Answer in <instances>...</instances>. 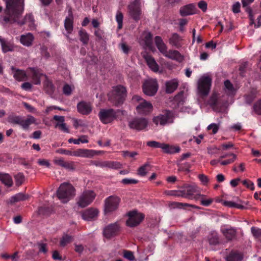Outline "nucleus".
Returning a JSON list of instances; mask_svg holds the SVG:
<instances>
[{
	"label": "nucleus",
	"mask_w": 261,
	"mask_h": 261,
	"mask_svg": "<svg viewBox=\"0 0 261 261\" xmlns=\"http://www.w3.org/2000/svg\"><path fill=\"white\" fill-rule=\"evenodd\" d=\"M57 194L59 199L66 203L75 195V189L71 184L65 182L60 185Z\"/></svg>",
	"instance_id": "f257e3e1"
},
{
	"label": "nucleus",
	"mask_w": 261,
	"mask_h": 261,
	"mask_svg": "<svg viewBox=\"0 0 261 261\" xmlns=\"http://www.w3.org/2000/svg\"><path fill=\"white\" fill-rule=\"evenodd\" d=\"M126 88L121 85H118L114 88L109 94V100L115 105L123 103L126 96Z\"/></svg>",
	"instance_id": "f03ea898"
},
{
	"label": "nucleus",
	"mask_w": 261,
	"mask_h": 261,
	"mask_svg": "<svg viewBox=\"0 0 261 261\" xmlns=\"http://www.w3.org/2000/svg\"><path fill=\"white\" fill-rule=\"evenodd\" d=\"M9 122L19 125L23 129L26 130L29 129L31 124L36 123V119L32 115H28L26 119L21 116L12 115L9 117Z\"/></svg>",
	"instance_id": "7ed1b4c3"
},
{
	"label": "nucleus",
	"mask_w": 261,
	"mask_h": 261,
	"mask_svg": "<svg viewBox=\"0 0 261 261\" xmlns=\"http://www.w3.org/2000/svg\"><path fill=\"white\" fill-rule=\"evenodd\" d=\"M119 110L113 109H101L100 110L98 116L100 121L105 124L110 123L117 119V113Z\"/></svg>",
	"instance_id": "20e7f679"
},
{
	"label": "nucleus",
	"mask_w": 261,
	"mask_h": 261,
	"mask_svg": "<svg viewBox=\"0 0 261 261\" xmlns=\"http://www.w3.org/2000/svg\"><path fill=\"white\" fill-rule=\"evenodd\" d=\"M134 101H137L139 105L136 107V110L138 114L143 115H147L151 112L153 107L152 104L142 99L138 95H135L132 98Z\"/></svg>",
	"instance_id": "39448f33"
},
{
	"label": "nucleus",
	"mask_w": 261,
	"mask_h": 261,
	"mask_svg": "<svg viewBox=\"0 0 261 261\" xmlns=\"http://www.w3.org/2000/svg\"><path fill=\"white\" fill-rule=\"evenodd\" d=\"M148 124V120L144 117H135L128 122V126L130 128L141 131L145 129Z\"/></svg>",
	"instance_id": "423d86ee"
},
{
	"label": "nucleus",
	"mask_w": 261,
	"mask_h": 261,
	"mask_svg": "<svg viewBox=\"0 0 261 261\" xmlns=\"http://www.w3.org/2000/svg\"><path fill=\"white\" fill-rule=\"evenodd\" d=\"M128 219L126 221V225L128 226L133 227L138 225L144 219L145 215L136 211H130L128 213Z\"/></svg>",
	"instance_id": "0eeeda50"
},
{
	"label": "nucleus",
	"mask_w": 261,
	"mask_h": 261,
	"mask_svg": "<svg viewBox=\"0 0 261 261\" xmlns=\"http://www.w3.org/2000/svg\"><path fill=\"white\" fill-rule=\"evenodd\" d=\"M95 194L92 191L87 190L83 192L79 198L77 204L81 207L89 205L94 199Z\"/></svg>",
	"instance_id": "6e6552de"
},
{
	"label": "nucleus",
	"mask_w": 261,
	"mask_h": 261,
	"mask_svg": "<svg viewBox=\"0 0 261 261\" xmlns=\"http://www.w3.org/2000/svg\"><path fill=\"white\" fill-rule=\"evenodd\" d=\"M212 84V79L208 76L202 77L199 79L198 84V89L199 93L206 96L209 93Z\"/></svg>",
	"instance_id": "1a4fd4ad"
},
{
	"label": "nucleus",
	"mask_w": 261,
	"mask_h": 261,
	"mask_svg": "<svg viewBox=\"0 0 261 261\" xmlns=\"http://www.w3.org/2000/svg\"><path fill=\"white\" fill-rule=\"evenodd\" d=\"M120 229V226L117 223L110 224L103 228V236L107 239H111L119 234Z\"/></svg>",
	"instance_id": "9d476101"
},
{
	"label": "nucleus",
	"mask_w": 261,
	"mask_h": 261,
	"mask_svg": "<svg viewBox=\"0 0 261 261\" xmlns=\"http://www.w3.org/2000/svg\"><path fill=\"white\" fill-rule=\"evenodd\" d=\"M142 89L145 94L148 96H153L158 91V85L155 81L147 80L143 83Z\"/></svg>",
	"instance_id": "9b49d317"
},
{
	"label": "nucleus",
	"mask_w": 261,
	"mask_h": 261,
	"mask_svg": "<svg viewBox=\"0 0 261 261\" xmlns=\"http://www.w3.org/2000/svg\"><path fill=\"white\" fill-rule=\"evenodd\" d=\"M120 199L116 196H110L105 200V210L106 213H110L117 209Z\"/></svg>",
	"instance_id": "f8f14e48"
},
{
	"label": "nucleus",
	"mask_w": 261,
	"mask_h": 261,
	"mask_svg": "<svg viewBox=\"0 0 261 261\" xmlns=\"http://www.w3.org/2000/svg\"><path fill=\"white\" fill-rule=\"evenodd\" d=\"M172 114L170 111H166L163 114H160L153 118L152 121L156 125L160 124L161 125H165L172 118Z\"/></svg>",
	"instance_id": "ddd939ff"
},
{
	"label": "nucleus",
	"mask_w": 261,
	"mask_h": 261,
	"mask_svg": "<svg viewBox=\"0 0 261 261\" xmlns=\"http://www.w3.org/2000/svg\"><path fill=\"white\" fill-rule=\"evenodd\" d=\"M221 232L228 241L235 239L237 234L236 229L228 225H224L221 227Z\"/></svg>",
	"instance_id": "4468645a"
},
{
	"label": "nucleus",
	"mask_w": 261,
	"mask_h": 261,
	"mask_svg": "<svg viewBox=\"0 0 261 261\" xmlns=\"http://www.w3.org/2000/svg\"><path fill=\"white\" fill-rule=\"evenodd\" d=\"M94 164L96 166L101 168L108 167L109 168L118 169L121 167V164L119 162L114 161H95Z\"/></svg>",
	"instance_id": "2eb2a0df"
},
{
	"label": "nucleus",
	"mask_w": 261,
	"mask_h": 261,
	"mask_svg": "<svg viewBox=\"0 0 261 261\" xmlns=\"http://www.w3.org/2000/svg\"><path fill=\"white\" fill-rule=\"evenodd\" d=\"M68 16L64 20V27L67 33L71 34L73 29V15L71 8L68 10Z\"/></svg>",
	"instance_id": "dca6fc26"
},
{
	"label": "nucleus",
	"mask_w": 261,
	"mask_h": 261,
	"mask_svg": "<svg viewBox=\"0 0 261 261\" xmlns=\"http://www.w3.org/2000/svg\"><path fill=\"white\" fill-rule=\"evenodd\" d=\"M95 154V151L87 149H79L72 151V156L83 158H91Z\"/></svg>",
	"instance_id": "f3484780"
},
{
	"label": "nucleus",
	"mask_w": 261,
	"mask_h": 261,
	"mask_svg": "<svg viewBox=\"0 0 261 261\" xmlns=\"http://www.w3.org/2000/svg\"><path fill=\"white\" fill-rule=\"evenodd\" d=\"M78 112L83 115H88L92 111V107L89 103L81 101L77 105Z\"/></svg>",
	"instance_id": "a211bd4d"
},
{
	"label": "nucleus",
	"mask_w": 261,
	"mask_h": 261,
	"mask_svg": "<svg viewBox=\"0 0 261 261\" xmlns=\"http://www.w3.org/2000/svg\"><path fill=\"white\" fill-rule=\"evenodd\" d=\"M98 211L97 209L90 208L85 211L83 214V218L87 221H92L97 217Z\"/></svg>",
	"instance_id": "6ab92c4d"
},
{
	"label": "nucleus",
	"mask_w": 261,
	"mask_h": 261,
	"mask_svg": "<svg viewBox=\"0 0 261 261\" xmlns=\"http://www.w3.org/2000/svg\"><path fill=\"white\" fill-rule=\"evenodd\" d=\"M181 197L192 199L193 195L196 192V187L193 186H189L185 187L182 190H180Z\"/></svg>",
	"instance_id": "aec40b11"
},
{
	"label": "nucleus",
	"mask_w": 261,
	"mask_h": 261,
	"mask_svg": "<svg viewBox=\"0 0 261 261\" xmlns=\"http://www.w3.org/2000/svg\"><path fill=\"white\" fill-rule=\"evenodd\" d=\"M208 103L215 111L219 110L221 107V103L218 99V95L216 93H213L208 101Z\"/></svg>",
	"instance_id": "412c9836"
},
{
	"label": "nucleus",
	"mask_w": 261,
	"mask_h": 261,
	"mask_svg": "<svg viewBox=\"0 0 261 261\" xmlns=\"http://www.w3.org/2000/svg\"><path fill=\"white\" fill-rule=\"evenodd\" d=\"M129 15L135 21H138L140 19V16L141 14V10L139 7L133 4L128 6Z\"/></svg>",
	"instance_id": "4be33fe9"
},
{
	"label": "nucleus",
	"mask_w": 261,
	"mask_h": 261,
	"mask_svg": "<svg viewBox=\"0 0 261 261\" xmlns=\"http://www.w3.org/2000/svg\"><path fill=\"white\" fill-rule=\"evenodd\" d=\"M14 78L18 81H23L27 80V76L25 71L16 69L14 66L11 67Z\"/></svg>",
	"instance_id": "5701e85b"
},
{
	"label": "nucleus",
	"mask_w": 261,
	"mask_h": 261,
	"mask_svg": "<svg viewBox=\"0 0 261 261\" xmlns=\"http://www.w3.org/2000/svg\"><path fill=\"white\" fill-rule=\"evenodd\" d=\"M243 254L237 250H232L226 257V261H242Z\"/></svg>",
	"instance_id": "b1692460"
},
{
	"label": "nucleus",
	"mask_w": 261,
	"mask_h": 261,
	"mask_svg": "<svg viewBox=\"0 0 261 261\" xmlns=\"http://www.w3.org/2000/svg\"><path fill=\"white\" fill-rule=\"evenodd\" d=\"M56 164L66 169L73 170L75 169L74 163L72 161L66 162L63 159H56L54 161Z\"/></svg>",
	"instance_id": "393cba45"
},
{
	"label": "nucleus",
	"mask_w": 261,
	"mask_h": 261,
	"mask_svg": "<svg viewBox=\"0 0 261 261\" xmlns=\"http://www.w3.org/2000/svg\"><path fill=\"white\" fill-rule=\"evenodd\" d=\"M164 56L179 62H181L184 59L183 56L178 50H169L167 51V53Z\"/></svg>",
	"instance_id": "a878e982"
},
{
	"label": "nucleus",
	"mask_w": 261,
	"mask_h": 261,
	"mask_svg": "<svg viewBox=\"0 0 261 261\" xmlns=\"http://www.w3.org/2000/svg\"><path fill=\"white\" fill-rule=\"evenodd\" d=\"M144 58L146 62L148 67L153 71L156 72L159 70V65L154 59L149 55L144 56Z\"/></svg>",
	"instance_id": "bb28decb"
},
{
	"label": "nucleus",
	"mask_w": 261,
	"mask_h": 261,
	"mask_svg": "<svg viewBox=\"0 0 261 261\" xmlns=\"http://www.w3.org/2000/svg\"><path fill=\"white\" fill-rule=\"evenodd\" d=\"M154 42L158 49L164 56H165L168 51L167 47L163 41L162 38L160 36H155L154 38Z\"/></svg>",
	"instance_id": "cd10ccee"
},
{
	"label": "nucleus",
	"mask_w": 261,
	"mask_h": 261,
	"mask_svg": "<svg viewBox=\"0 0 261 261\" xmlns=\"http://www.w3.org/2000/svg\"><path fill=\"white\" fill-rule=\"evenodd\" d=\"M195 6L192 4H188L180 8V14L182 16L192 15L195 13Z\"/></svg>",
	"instance_id": "c85d7f7f"
},
{
	"label": "nucleus",
	"mask_w": 261,
	"mask_h": 261,
	"mask_svg": "<svg viewBox=\"0 0 261 261\" xmlns=\"http://www.w3.org/2000/svg\"><path fill=\"white\" fill-rule=\"evenodd\" d=\"M0 43L2 46V50L3 53H6L9 51H14V45L10 42L7 41L4 38H3L1 36Z\"/></svg>",
	"instance_id": "c756f323"
},
{
	"label": "nucleus",
	"mask_w": 261,
	"mask_h": 261,
	"mask_svg": "<svg viewBox=\"0 0 261 261\" xmlns=\"http://www.w3.org/2000/svg\"><path fill=\"white\" fill-rule=\"evenodd\" d=\"M44 90L49 95H52L55 90V87L53 82L48 78H46L43 82Z\"/></svg>",
	"instance_id": "7c9ffc66"
},
{
	"label": "nucleus",
	"mask_w": 261,
	"mask_h": 261,
	"mask_svg": "<svg viewBox=\"0 0 261 261\" xmlns=\"http://www.w3.org/2000/svg\"><path fill=\"white\" fill-rule=\"evenodd\" d=\"M32 73V79L34 84L39 85L40 84V77L43 74L39 71L38 69L35 68H30Z\"/></svg>",
	"instance_id": "2f4dec72"
},
{
	"label": "nucleus",
	"mask_w": 261,
	"mask_h": 261,
	"mask_svg": "<svg viewBox=\"0 0 261 261\" xmlns=\"http://www.w3.org/2000/svg\"><path fill=\"white\" fill-rule=\"evenodd\" d=\"M34 37L31 33L21 36L20 41L24 45L30 46L32 45Z\"/></svg>",
	"instance_id": "473e14b6"
},
{
	"label": "nucleus",
	"mask_w": 261,
	"mask_h": 261,
	"mask_svg": "<svg viewBox=\"0 0 261 261\" xmlns=\"http://www.w3.org/2000/svg\"><path fill=\"white\" fill-rule=\"evenodd\" d=\"M181 40V39L179 35L177 33H174L169 38V41L170 44L177 48H179L181 46V44L180 43Z\"/></svg>",
	"instance_id": "72a5a7b5"
},
{
	"label": "nucleus",
	"mask_w": 261,
	"mask_h": 261,
	"mask_svg": "<svg viewBox=\"0 0 261 261\" xmlns=\"http://www.w3.org/2000/svg\"><path fill=\"white\" fill-rule=\"evenodd\" d=\"M0 180L8 187H12L13 184L12 178L8 173H0Z\"/></svg>",
	"instance_id": "f704fd0d"
},
{
	"label": "nucleus",
	"mask_w": 261,
	"mask_h": 261,
	"mask_svg": "<svg viewBox=\"0 0 261 261\" xmlns=\"http://www.w3.org/2000/svg\"><path fill=\"white\" fill-rule=\"evenodd\" d=\"M178 83L176 80H172L166 83V92L173 93L177 88Z\"/></svg>",
	"instance_id": "c9c22d12"
},
{
	"label": "nucleus",
	"mask_w": 261,
	"mask_h": 261,
	"mask_svg": "<svg viewBox=\"0 0 261 261\" xmlns=\"http://www.w3.org/2000/svg\"><path fill=\"white\" fill-rule=\"evenodd\" d=\"M34 22L35 20L34 16L32 13H30L27 14L24 17L23 20L21 22H18V23H19L20 25L28 23V25L30 28H34L35 25Z\"/></svg>",
	"instance_id": "e433bc0d"
},
{
	"label": "nucleus",
	"mask_w": 261,
	"mask_h": 261,
	"mask_svg": "<svg viewBox=\"0 0 261 261\" xmlns=\"http://www.w3.org/2000/svg\"><path fill=\"white\" fill-rule=\"evenodd\" d=\"M196 199H199L200 202V204L205 206H208L210 205L213 201L212 198L206 199L205 196L204 195H198L194 197Z\"/></svg>",
	"instance_id": "4c0bfd02"
},
{
	"label": "nucleus",
	"mask_w": 261,
	"mask_h": 261,
	"mask_svg": "<svg viewBox=\"0 0 261 261\" xmlns=\"http://www.w3.org/2000/svg\"><path fill=\"white\" fill-rule=\"evenodd\" d=\"M208 243L210 245L216 246L220 244V239L218 234L216 232H212L208 236Z\"/></svg>",
	"instance_id": "58836bf2"
},
{
	"label": "nucleus",
	"mask_w": 261,
	"mask_h": 261,
	"mask_svg": "<svg viewBox=\"0 0 261 261\" xmlns=\"http://www.w3.org/2000/svg\"><path fill=\"white\" fill-rule=\"evenodd\" d=\"M79 36L80 41L84 45H87L88 43L89 36L85 30L81 29L79 31Z\"/></svg>",
	"instance_id": "ea45409f"
},
{
	"label": "nucleus",
	"mask_w": 261,
	"mask_h": 261,
	"mask_svg": "<svg viewBox=\"0 0 261 261\" xmlns=\"http://www.w3.org/2000/svg\"><path fill=\"white\" fill-rule=\"evenodd\" d=\"M256 91L252 89L249 93L244 95L245 101L248 105L251 104L256 97Z\"/></svg>",
	"instance_id": "a19ab883"
},
{
	"label": "nucleus",
	"mask_w": 261,
	"mask_h": 261,
	"mask_svg": "<svg viewBox=\"0 0 261 261\" xmlns=\"http://www.w3.org/2000/svg\"><path fill=\"white\" fill-rule=\"evenodd\" d=\"M163 150L165 153L172 154L178 152L180 151V148L164 143Z\"/></svg>",
	"instance_id": "79ce46f5"
},
{
	"label": "nucleus",
	"mask_w": 261,
	"mask_h": 261,
	"mask_svg": "<svg viewBox=\"0 0 261 261\" xmlns=\"http://www.w3.org/2000/svg\"><path fill=\"white\" fill-rule=\"evenodd\" d=\"M150 169V165L148 163H145L138 169L137 174L140 176H145Z\"/></svg>",
	"instance_id": "37998d69"
},
{
	"label": "nucleus",
	"mask_w": 261,
	"mask_h": 261,
	"mask_svg": "<svg viewBox=\"0 0 261 261\" xmlns=\"http://www.w3.org/2000/svg\"><path fill=\"white\" fill-rule=\"evenodd\" d=\"M174 205L179 208H184L185 210H189V208L192 207L196 209H200V207L198 206L193 204H190L187 203H181V202H175Z\"/></svg>",
	"instance_id": "c03bdc74"
},
{
	"label": "nucleus",
	"mask_w": 261,
	"mask_h": 261,
	"mask_svg": "<svg viewBox=\"0 0 261 261\" xmlns=\"http://www.w3.org/2000/svg\"><path fill=\"white\" fill-rule=\"evenodd\" d=\"M68 142L69 143H73L75 144H79L80 142L82 143H87L88 142V140L87 139V136L83 135L77 139L70 138L68 140Z\"/></svg>",
	"instance_id": "a18cd8bd"
},
{
	"label": "nucleus",
	"mask_w": 261,
	"mask_h": 261,
	"mask_svg": "<svg viewBox=\"0 0 261 261\" xmlns=\"http://www.w3.org/2000/svg\"><path fill=\"white\" fill-rule=\"evenodd\" d=\"M116 20L118 23V29L119 30L121 29L123 27V15L119 10L117 11Z\"/></svg>",
	"instance_id": "49530a36"
},
{
	"label": "nucleus",
	"mask_w": 261,
	"mask_h": 261,
	"mask_svg": "<svg viewBox=\"0 0 261 261\" xmlns=\"http://www.w3.org/2000/svg\"><path fill=\"white\" fill-rule=\"evenodd\" d=\"M53 209L49 206H40L38 208V213L40 215H48L51 214Z\"/></svg>",
	"instance_id": "de8ad7c7"
},
{
	"label": "nucleus",
	"mask_w": 261,
	"mask_h": 261,
	"mask_svg": "<svg viewBox=\"0 0 261 261\" xmlns=\"http://www.w3.org/2000/svg\"><path fill=\"white\" fill-rule=\"evenodd\" d=\"M72 240V238L71 236L68 234H65L62 237L60 242V245L62 247H64L68 244L70 243Z\"/></svg>",
	"instance_id": "09e8293b"
},
{
	"label": "nucleus",
	"mask_w": 261,
	"mask_h": 261,
	"mask_svg": "<svg viewBox=\"0 0 261 261\" xmlns=\"http://www.w3.org/2000/svg\"><path fill=\"white\" fill-rule=\"evenodd\" d=\"M16 185L17 186L21 185L24 181V176L22 173H18L14 176Z\"/></svg>",
	"instance_id": "8fccbe9b"
},
{
	"label": "nucleus",
	"mask_w": 261,
	"mask_h": 261,
	"mask_svg": "<svg viewBox=\"0 0 261 261\" xmlns=\"http://www.w3.org/2000/svg\"><path fill=\"white\" fill-rule=\"evenodd\" d=\"M252 108L255 113L261 115V99L254 103Z\"/></svg>",
	"instance_id": "3c124183"
},
{
	"label": "nucleus",
	"mask_w": 261,
	"mask_h": 261,
	"mask_svg": "<svg viewBox=\"0 0 261 261\" xmlns=\"http://www.w3.org/2000/svg\"><path fill=\"white\" fill-rule=\"evenodd\" d=\"M146 144L148 146L150 147L155 148H162L163 149L164 143H161L155 141H148Z\"/></svg>",
	"instance_id": "603ef678"
},
{
	"label": "nucleus",
	"mask_w": 261,
	"mask_h": 261,
	"mask_svg": "<svg viewBox=\"0 0 261 261\" xmlns=\"http://www.w3.org/2000/svg\"><path fill=\"white\" fill-rule=\"evenodd\" d=\"M55 128H59L61 131L66 133H69L70 131L67 127L66 124L65 123H56L55 125Z\"/></svg>",
	"instance_id": "864d4df0"
},
{
	"label": "nucleus",
	"mask_w": 261,
	"mask_h": 261,
	"mask_svg": "<svg viewBox=\"0 0 261 261\" xmlns=\"http://www.w3.org/2000/svg\"><path fill=\"white\" fill-rule=\"evenodd\" d=\"M224 86L226 89L228 90L230 94H233L235 93V90L233 85L229 80L224 82Z\"/></svg>",
	"instance_id": "5fc2aeb1"
},
{
	"label": "nucleus",
	"mask_w": 261,
	"mask_h": 261,
	"mask_svg": "<svg viewBox=\"0 0 261 261\" xmlns=\"http://www.w3.org/2000/svg\"><path fill=\"white\" fill-rule=\"evenodd\" d=\"M230 155L232 156L231 158L221 161V164L223 166H226L233 163L237 159V155L233 153H230Z\"/></svg>",
	"instance_id": "6e6d98bb"
},
{
	"label": "nucleus",
	"mask_w": 261,
	"mask_h": 261,
	"mask_svg": "<svg viewBox=\"0 0 261 261\" xmlns=\"http://www.w3.org/2000/svg\"><path fill=\"white\" fill-rule=\"evenodd\" d=\"M123 256L130 261H133L135 259L134 254L131 251L124 250L123 251Z\"/></svg>",
	"instance_id": "4d7b16f0"
},
{
	"label": "nucleus",
	"mask_w": 261,
	"mask_h": 261,
	"mask_svg": "<svg viewBox=\"0 0 261 261\" xmlns=\"http://www.w3.org/2000/svg\"><path fill=\"white\" fill-rule=\"evenodd\" d=\"M207 129L209 130H212V134H216L219 129V125L214 123H211L207 126Z\"/></svg>",
	"instance_id": "13d9d810"
},
{
	"label": "nucleus",
	"mask_w": 261,
	"mask_h": 261,
	"mask_svg": "<svg viewBox=\"0 0 261 261\" xmlns=\"http://www.w3.org/2000/svg\"><path fill=\"white\" fill-rule=\"evenodd\" d=\"M247 67V63L245 62L242 64H241L239 66V71H240V75L242 77L245 76V74L246 73V68Z\"/></svg>",
	"instance_id": "bf43d9fd"
},
{
	"label": "nucleus",
	"mask_w": 261,
	"mask_h": 261,
	"mask_svg": "<svg viewBox=\"0 0 261 261\" xmlns=\"http://www.w3.org/2000/svg\"><path fill=\"white\" fill-rule=\"evenodd\" d=\"M63 92L67 96L71 95L72 93V89L70 86L67 84H65L63 88Z\"/></svg>",
	"instance_id": "052dcab7"
},
{
	"label": "nucleus",
	"mask_w": 261,
	"mask_h": 261,
	"mask_svg": "<svg viewBox=\"0 0 261 261\" xmlns=\"http://www.w3.org/2000/svg\"><path fill=\"white\" fill-rule=\"evenodd\" d=\"M243 185L246 186L247 188L250 189L251 190L253 191L254 190V185L253 182L249 180H244L242 181Z\"/></svg>",
	"instance_id": "680f3d73"
},
{
	"label": "nucleus",
	"mask_w": 261,
	"mask_h": 261,
	"mask_svg": "<svg viewBox=\"0 0 261 261\" xmlns=\"http://www.w3.org/2000/svg\"><path fill=\"white\" fill-rule=\"evenodd\" d=\"M121 182L124 185L136 184L138 182V180L132 178H124L122 180Z\"/></svg>",
	"instance_id": "e2e57ef3"
},
{
	"label": "nucleus",
	"mask_w": 261,
	"mask_h": 261,
	"mask_svg": "<svg viewBox=\"0 0 261 261\" xmlns=\"http://www.w3.org/2000/svg\"><path fill=\"white\" fill-rule=\"evenodd\" d=\"M56 152L60 154L72 156V151L63 148H60L57 150Z\"/></svg>",
	"instance_id": "0e129e2a"
},
{
	"label": "nucleus",
	"mask_w": 261,
	"mask_h": 261,
	"mask_svg": "<svg viewBox=\"0 0 261 261\" xmlns=\"http://www.w3.org/2000/svg\"><path fill=\"white\" fill-rule=\"evenodd\" d=\"M191 167V164L189 162H185V163L181 164L179 168L180 170L185 171H189L190 168Z\"/></svg>",
	"instance_id": "69168bd1"
},
{
	"label": "nucleus",
	"mask_w": 261,
	"mask_h": 261,
	"mask_svg": "<svg viewBox=\"0 0 261 261\" xmlns=\"http://www.w3.org/2000/svg\"><path fill=\"white\" fill-rule=\"evenodd\" d=\"M207 3L204 1H201L198 3V7L199 9H200L203 12H205L207 10Z\"/></svg>",
	"instance_id": "338daca9"
},
{
	"label": "nucleus",
	"mask_w": 261,
	"mask_h": 261,
	"mask_svg": "<svg viewBox=\"0 0 261 261\" xmlns=\"http://www.w3.org/2000/svg\"><path fill=\"white\" fill-rule=\"evenodd\" d=\"M94 35L98 40H100L103 36V32L100 29H97L94 32Z\"/></svg>",
	"instance_id": "774afa93"
}]
</instances>
